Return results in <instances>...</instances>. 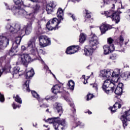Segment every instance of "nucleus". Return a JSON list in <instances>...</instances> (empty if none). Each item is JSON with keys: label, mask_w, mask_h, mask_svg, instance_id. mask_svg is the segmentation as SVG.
Listing matches in <instances>:
<instances>
[{"label": "nucleus", "mask_w": 130, "mask_h": 130, "mask_svg": "<svg viewBox=\"0 0 130 130\" xmlns=\"http://www.w3.org/2000/svg\"><path fill=\"white\" fill-rule=\"evenodd\" d=\"M113 42H114V40H113L112 38H109L108 39V44H112V43H113Z\"/></svg>", "instance_id": "42"}, {"label": "nucleus", "mask_w": 130, "mask_h": 130, "mask_svg": "<svg viewBox=\"0 0 130 130\" xmlns=\"http://www.w3.org/2000/svg\"><path fill=\"white\" fill-rule=\"evenodd\" d=\"M44 126H45L46 127H48V126H46L45 125H44Z\"/></svg>", "instance_id": "62"}, {"label": "nucleus", "mask_w": 130, "mask_h": 130, "mask_svg": "<svg viewBox=\"0 0 130 130\" xmlns=\"http://www.w3.org/2000/svg\"><path fill=\"white\" fill-rule=\"evenodd\" d=\"M67 88L68 90L74 91V89H75V82L73 80H70L67 83Z\"/></svg>", "instance_id": "24"}, {"label": "nucleus", "mask_w": 130, "mask_h": 130, "mask_svg": "<svg viewBox=\"0 0 130 130\" xmlns=\"http://www.w3.org/2000/svg\"><path fill=\"white\" fill-rule=\"evenodd\" d=\"M44 69H46L47 71H49L50 73L52 74V72H51V71L50 70H49V68H48V66H47V65L44 66ZM52 75L54 76V75H53V74H52Z\"/></svg>", "instance_id": "47"}, {"label": "nucleus", "mask_w": 130, "mask_h": 130, "mask_svg": "<svg viewBox=\"0 0 130 130\" xmlns=\"http://www.w3.org/2000/svg\"><path fill=\"white\" fill-rule=\"evenodd\" d=\"M110 58L111 59H116L117 58V55L114 54L111 56Z\"/></svg>", "instance_id": "44"}, {"label": "nucleus", "mask_w": 130, "mask_h": 130, "mask_svg": "<svg viewBox=\"0 0 130 130\" xmlns=\"http://www.w3.org/2000/svg\"><path fill=\"white\" fill-rule=\"evenodd\" d=\"M123 38L121 36L117 39V44L115 46L116 50L117 51H119L120 52L124 51V48L122 46V45L123 44Z\"/></svg>", "instance_id": "15"}, {"label": "nucleus", "mask_w": 130, "mask_h": 130, "mask_svg": "<svg viewBox=\"0 0 130 130\" xmlns=\"http://www.w3.org/2000/svg\"><path fill=\"white\" fill-rule=\"evenodd\" d=\"M123 86V84L122 83H119L118 85H117V87L118 88H120V89H122V87Z\"/></svg>", "instance_id": "50"}, {"label": "nucleus", "mask_w": 130, "mask_h": 130, "mask_svg": "<svg viewBox=\"0 0 130 130\" xmlns=\"http://www.w3.org/2000/svg\"><path fill=\"white\" fill-rule=\"evenodd\" d=\"M56 6H57V4L53 1L50 2L49 4H47L46 10L47 14H51L53 12V9H55Z\"/></svg>", "instance_id": "17"}, {"label": "nucleus", "mask_w": 130, "mask_h": 130, "mask_svg": "<svg viewBox=\"0 0 130 130\" xmlns=\"http://www.w3.org/2000/svg\"><path fill=\"white\" fill-rule=\"evenodd\" d=\"M40 45L42 47H46L51 44L50 39L46 36H41L39 37Z\"/></svg>", "instance_id": "13"}, {"label": "nucleus", "mask_w": 130, "mask_h": 130, "mask_svg": "<svg viewBox=\"0 0 130 130\" xmlns=\"http://www.w3.org/2000/svg\"><path fill=\"white\" fill-rule=\"evenodd\" d=\"M115 49V47H114V45H111L110 46L105 45L104 46V54H109L112 51H114Z\"/></svg>", "instance_id": "19"}, {"label": "nucleus", "mask_w": 130, "mask_h": 130, "mask_svg": "<svg viewBox=\"0 0 130 130\" xmlns=\"http://www.w3.org/2000/svg\"><path fill=\"white\" fill-rule=\"evenodd\" d=\"M38 34H42V29L41 28V24H42V20H38Z\"/></svg>", "instance_id": "29"}, {"label": "nucleus", "mask_w": 130, "mask_h": 130, "mask_svg": "<svg viewBox=\"0 0 130 130\" xmlns=\"http://www.w3.org/2000/svg\"><path fill=\"white\" fill-rule=\"evenodd\" d=\"M118 108H121V104L118 103H115V104L113 105V107H110L109 109L111 110V112L112 113H114L115 112L116 110L113 109H117Z\"/></svg>", "instance_id": "25"}, {"label": "nucleus", "mask_w": 130, "mask_h": 130, "mask_svg": "<svg viewBox=\"0 0 130 130\" xmlns=\"http://www.w3.org/2000/svg\"><path fill=\"white\" fill-rule=\"evenodd\" d=\"M20 130H23V128H21V129Z\"/></svg>", "instance_id": "64"}, {"label": "nucleus", "mask_w": 130, "mask_h": 130, "mask_svg": "<svg viewBox=\"0 0 130 130\" xmlns=\"http://www.w3.org/2000/svg\"><path fill=\"white\" fill-rule=\"evenodd\" d=\"M119 74H120V69H115L114 71L112 73L111 77H112V78H114V77L118 78V77H119Z\"/></svg>", "instance_id": "28"}, {"label": "nucleus", "mask_w": 130, "mask_h": 130, "mask_svg": "<svg viewBox=\"0 0 130 130\" xmlns=\"http://www.w3.org/2000/svg\"><path fill=\"white\" fill-rule=\"evenodd\" d=\"M12 107L13 109H16L17 108H20L21 107V105L15 104V103H13L12 104Z\"/></svg>", "instance_id": "40"}, {"label": "nucleus", "mask_w": 130, "mask_h": 130, "mask_svg": "<svg viewBox=\"0 0 130 130\" xmlns=\"http://www.w3.org/2000/svg\"><path fill=\"white\" fill-rule=\"evenodd\" d=\"M19 71H20V68L18 66L15 67L13 68V71L12 72V75L14 78L17 79V78H19L21 75L19 74Z\"/></svg>", "instance_id": "23"}, {"label": "nucleus", "mask_w": 130, "mask_h": 130, "mask_svg": "<svg viewBox=\"0 0 130 130\" xmlns=\"http://www.w3.org/2000/svg\"><path fill=\"white\" fill-rule=\"evenodd\" d=\"M90 29H92V28H93V26H90Z\"/></svg>", "instance_id": "60"}, {"label": "nucleus", "mask_w": 130, "mask_h": 130, "mask_svg": "<svg viewBox=\"0 0 130 130\" xmlns=\"http://www.w3.org/2000/svg\"><path fill=\"white\" fill-rule=\"evenodd\" d=\"M120 119L122 122L123 128H125L127 126L126 121H130V110L125 111L124 114L121 116Z\"/></svg>", "instance_id": "14"}, {"label": "nucleus", "mask_w": 130, "mask_h": 130, "mask_svg": "<svg viewBox=\"0 0 130 130\" xmlns=\"http://www.w3.org/2000/svg\"><path fill=\"white\" fill-rule=\"evenodd\" d=\"M31 94L34 98H36L39 102H40V97L39 96V94H38L36 91H31Z\"/></svg>", "instance_id": "33"}, {"label": "nucleus", "mask_w": 130, "mask_h": 130, "mask_svg": "<svg viewBox=\"0 0 130 130\" xmlns=\"http://www.w3.org/2000/svg\"><path fill=\"white\" fill-rule=\"evenodd\" d=\"M57 17L59 20L56 18H54L50 20L47 23L46 28L50 30H57L58 29V24H60V21H63V10L59 8L57 12Z\"/></svg>", "instance_id": "3"}, {"label": "nucleus", "mask_w": 130, "mask_h": 130, "mask_svg": "<svg viewBox=\"0 0 130 130\" xmlns=\"http://www.w3.org/2000/svg\"><path fill=\"white\" fill-rule=\"evenodd\" d=\"M49 110L48 109H47L46 110V112H48Z\"/></svg>", "instance_id": "59"}, {"label": "nucleus", "mask_w": 130, "mask_h": 130, "mask_svg": "<svg viewBox=\"0 0 130 130\" xmlns=\"http://www.w3.org/2000/svg\"><path fill=\"white\" fill-rule=\"evenodd\" d=\"M10 43V40L4 36H0V49L6 48Z\"/></svg>", "instance_id": "16"}, {"label": "nucleus", "mask_w": 130, "mask_h": 130, "mask_svg": "<svg viewBox=\"0 0 130 130\" xmlns=\"http://www.w3.org/2000/svg\"><path fill=\"white\" fill-rule=\"evenodd\" d=\"M45 100H46L47 101H48V100H50V96H47L45 98Z\"/></svg>", "instance_id": "53"}, {"label": "nucleus", "mask_w": 130, "mask_h": 130, "mask_svg": "<svg viewBox=\"0 0 130 130\" xmlns=\"http://www.w3.org/2000/svg\"><path fill=\"white\" fill-rule=\"evenodd\" d=\"M30 83V80L26 81L23 84V87L25 89L27 92L30 91V88H29V84Z\"/></svg>", "instance_id": "31"}, {"label": "nucleus", "mask_w": 130, "mask_h": 130, "mask_svg": "<svg viewBox=\"0 0 130 130\" xmlns=\"http://www.w3.org/2000/svg\"><path fill=\"white\" fill-rule=\"evenodd\" d=\"M63 84H56L52 88V92L54 94L57 93H62V96L67 102L71 103V99L70 98V93L62 88Z\"/></svg>", "instance_id": "8"}, {"label": "nucleus", "mask_w": 130, "mask_h": 130, "mask_svg": "<svg viewBox=\"0 0 130 130\" xmlns=\"http://www.w3.org/2000/svg\"><path fill=\"white\" fill-rule=\"evenodd\" d=\"M12 32L13 34H17V35H18V37L15 38V42L13 43V44H12V48L9 51V55H10V56H13V55H15V53L17 52V50L16 49L18 48V45H20V43H21V41L22 40V37H23L22 35H19L17 33L11 32V33Z\"/></svg>", "instance_id": "12"}, {"label": "nucleus", "mask_w": 130, "mask_h": 130, "mask_svg": "<svg viewBox=\"0 0 130 130\" xmlns=\"http://www.w3.org/2000/svg\"><path fill=\"white\" fill-rule=\"evenodd\" d=\"M70 107H72V110L73 112V114H75L76 113V109H75V105L73 103H71L70 104Z\"/></svg>", "instance_id": "39"}, {"label": "nucleus", "mask_w": 130, "mask_h": 130, "mask_svg": "<svg viewBox=\"0 0 130 130\" xmlns=\"http://www.w3.org/2000/svg\"><path fill=\"white\" fill-rule=\"evenodd\" d=\"M93 98V94L91 93H88L87 95V101H89V100H91Z\"/></svg>", "instance_id": "41"}, {"label": "nucleus", "mask_w": 130, "mask_h": 130, "mask_svg": "<svg viewBox=\"0 0 130 130\" xmlns=\"http://www.w3.org/2000/svg\"><path fill=\"white\" fill-rule=\"evenodd\" d=\"M68 16H69L70 18H72L74 22L77 21V17L74 14H73L72 13H68Z\"/></svg>", "instance_id": "37"}, {"label": "nucleus", "mask_w": 130, "mask_h": 130, "mask_svg": "<svg viewBox=\"0 0 130 130\" xmlns=\"http://www.w3.org/2000/svg\"><path fill=\"white\" fill-rule=\"evenodd\" d=\"M86 40V36L84 34H81L80 36L79 42L80 43H83Z\"/></svg>", "instance_id": "35"}, {"label": "nucleus", "mask_w": 130, "mask_h": 130, "mask_svg": "<svg viewBox=\"0 0 130 130\" xmlns=\"http://www.w3.org/2000/svg\"><path fill=\"white\" fill-rule=\"evenodd\" d=\"M114 93L116 95H121V93H122V88L117 87L114 91Z\"/></svg>", "instance_id": "34"}, {"label": "nucleus", "mask_w": 130, "mask_h": 130, "mask_svg": "<svg viewBox=\"0 0 130 130\" xmlns=\"http://www.w3.org/2000/svg\"><path fill=\"white\" fill-rule=\"evenodd\" d=\"M23 17H24L25 19L30 20V21L27 23V25L21 27V25L19 24H7L6 28L7 30H8L9 32H14V33H17L18 35H22L24 36L25 35H29L32 32L33 30V27L32 25H33V22L34 21H37V19L34 15V13H29L28 14V13L26 12V15H22Z\"/></svg>", "instance_id": "1"}, {"label": "nucleus", "mask_w": 130, "mask_h": 130, "mask_svg": "<svg viewBox=\"0 0 130 130\" xmlns=\"http://www.w3.org/2000/svg\"><path fill=\"white\" fill-rule=\"evenodd\" d=\"M87 113H88V114H92V112L90 111H88L87 112Z\"/></svg>", "instance_id": "54"}, {"label": "nucleus", "mask_w": 130, "mask_h": 130, "mask_svg": "<svg viewBox=\"0 0 130 130\" xmlns=\"http://www.w3.org/2000/svg\"><path fill=\"white\" fill-rule=\"evenodd\" d=\"M127 78H130V73L128 74V75H127Z\"/></svg>", "instance_id": "55"}, {"label": "nucleus", "mask_w": 130, "mask_h": 130, "mask_svg": "<svg viewBox=\"0 0 130 130\" xmlns=\"http://www.w3.org/2000/svg\"><path fill=\"white\" fill-rule=\"evenodd\" d=\"M0 67L2 69L0 70V77L3 75V73H10L11 72V64L10 61H6V57H2L0 58Z\"/></svg>", "instance_id": "11"}, {"label": "nucleus", "mask_w": 130, "mask_h": 130, "mask_svg": "<svg viewBox=\"0 0 130 130\" xmlns=\"http://www.w3.org/2000/svg\"><path fill=\"white\" fill-rule=\"evenodd\" d=\"M40 10V6L38 4H36V5L32 7V11L33 13H31V14H34L35 18V14L37 13V12H39Z\"/></svg>", "instance_id": "27"}, {"label": "nucleus", "mask_w": 130, "mask_h": 130, "mask_svg": "<svg viewBox=\"0 0 130 130\" xmlns=\"http://www.w3.org/2000/svg\"><path fill=\"white\" fill-rule=\"evenodd\" d=\"M102 34H104L106 31L110 30L111 29V26L107 24H102L100 27Z\"/></svg>", "instance_id": "22"}, {"label": "nucleus", "mask_w": 130, "mask_h": 130, "mask_svg": "<svg viewBox=\"0 0 130 130\" xmlns=\"http://www.w3.org/2000/svg\"><path fill=\"white\" fill-rule=\"evenodd\" d=\"M40 106L41 108H47V107H48V106L47 105H45L44 104H43L42 105H40Z\"/></svg>", "instance_id": "49"}, {"label": "nucleus", "mask_w": 130, "mask_h": 130, "mask_svg": "<svg viewBox=\"0 0 130 130\" xmlns=\"http://www.w3.org/2000/svg\"><path fill=\"white\" fill-rule=\"evenodd\" d=\"M82 78H83V79H84V80H85V75H83V76H82Z\"/></svg>", "instance_id": "58"}, {"label": "nucleus", "mask_w": 130, "mask_h": 130, "mask_svg": "<svg viewBox=\"0 0 130 130\" xmlns=\"http://www.w3.org/2000/svg\"><path fill=\"white\" fill-rule=\"evenodd\" d=\"M27 49L30 50V54L34 55V57L37 59H41V54H45V52L41 49H38L36 47V38L35 37L31 38L27 42Z\"/></svg>", "instance_id": "2"}, {"label": "nucleus", "mask_w": 130, "mask_h": 130, "mask_svg": "<svg viewBox=\"0 0 130 130\" xmlns=\"http://www.w3.org/2000/svg\"><path fill=\"white\" fill-rule=\"evenodd\" d=\"M115 5L114 4H112V10L109 11H105L104 14L107 18H111L112 21H114L116 24H118L120 21V17L119 14H121V12L114 11V8Z\"/></svg>", "instance_id": "9"}, {"label": "nucleus", "mask_w": 130, "mask_h": 130, "mask_svg": "<svg viewBox=\"0 0 130 130\" xmlns=\"http://www.w3.org/2000/svg\"><path fill=\"white\" fill-rule=\"evenodd\" d=\"M127 44V43H125V45H126Z\"/></svg>", "instance_id": "63"}, {"label": "nucleus", "mask_w": 130, "mask_h": 130, "mask_svg": "<svg viewBox=\"0 0 130 130\" xmlns=\"http://www.w3.org/2000/svg\"><path fill=\"white\" fill-rule=\"evenodd\" d=\"M99 44L98 37L94 34H91V38L89 40V45L84 48V54L86 56H91L93 54L94 50L97 48V45Z\"/></svg>", "instance_id": "4"}, {"label": "nucleus", "mask_w": 130, "mask_h": 130, "mask_svg": "<svg viewBox=\"0 0 130 130\" xmlns=\"http://www.w3.org/2000/svg\"><path fill=\"white\" fill-rule=\"evenodd\" d=\"M14 99H15V101L19 103V104H22V99L19 96V95H17L16 96H15V94L13 96Z\"/></svg>", "instance_id": "32"}, {"label": "nucleus", "mask_w": 130, "mask_h": 130, "mask_svg": "<svg viewBox=\"0 0 130 130\" xmlns=\"http://www.w3.org/2000/svg\"><path fill=\"white\" fill-rule=\"evenodd\" d=\"M31 61H33V59L28 54H20L18 55L16 64H23L25 67H27L28 63L31 62Z\"/></svg>", "instance_id": "10"}, {"label": "nucleus", "mask_w": 130, "mask_h": 130, "mask_svg": "<svg viewBox=\"0 0 130 130\" xmlns=\"http://www.w3.org/2000/svg\"><path fill=\"white\" fill-rule=\"evenodd\" d=\"M127 15L126 16L127 20H128L129 21H130V10L127 11Z\"/></svg>", "instance_id": "45"}, {"label": "nucleus", "mask_w": 130, "mask_h": 130, "mask_svg": "<svg viewBox=\"0 0 130 130\" xmlns=\"http://www.w3.org/2000/svg\"><path fill=\"white\" fill-rule=\"evenodd\" d=\"M36 125H37V123H36V124L35 125L34 124H33V126H36Z\"/></svg>", "instance_id": "57"}, {"label": "nucleus", "mask_w": 130, "mask_h": 130, "mask_svg": "<svg viewBox=\"0 0 130 130\" xmlns=\"http://www.w3.org/2000/svg\"><path fill=\"white\" fill-rule=\"evenodd\" d=\"M76 124L77 125L76 126L72 127V129L74 128H76V127H77V126H78V125H80V127H84V126H85V124H84V123H82V122H80L79 121H78V123H77Z\"/></svg>", "instance_id": "36"}, {"label": "nucleus", "mask_w": 130, "mask_h": 130, "mask_svg": "<svg viewBox=\"0 0 130 130\" xmlns=\"http://www.w3.org/2000/svg\"><path fill=\"white\" fill-rule=\"evenodd\" d=\"M89 67H90V65H89L88 66H87V68L89 69Z\"/></svg>", "instance_id": "61"}, {"label": "nucleus", "mask_w": 130, "mask_h": 130, "mask_svg": "<svg viewBox=\"0 0 130 130\" xmlns=\"http://www.w3.org/2000/svg\"><path fill=\"white\" fill-rule=\"evenodd\" d=\"M35 74V73L34 72V69H31L30 70L26 72L25 77L27 79H30V78H32L33 76H34Z\"/></svg>", "instance_id": "26"}, {"label": "nucleus", "mask_w": 130, "mask_h": 130, "mask_svg": "<svg viewBox=\"0 0 130 130\" xmlns=\"http://www.w3.org/2000/svg\"><path fill=\"white\" fill-rule=\"evenodd\" d=\"M116 82L112 80L108 79L104 81L102 86L103 91L108 95L111 94L114 92V89L116 88Z\"/></svg>", "instance_id": "6"}, {"label": "nucleus", "mask_w": 130, "mask_h": 130, "mask_svg": "<svg viewBox=\"0 0 130 130\" xmlns=\"http://www.w3.org/2000/svg\"><path fill=\"white\" fill-rule=\"evenodd\" d=\"M4 5L6 7V10L7 11H11L13 13V15L16 17L27 15V12L24 9H21L20 6L10 5L7 3H4Z\"/></svg>", "instance_id": "7"}, {"label": "nucleus", "mask_w": 130, "mask_h": 130, "mask_svg": "<svg viewBox=\"0 0 130 130\" xmlns=\"http://www.w3.org/2000/svg\"><path fill=\"white\" fill-rule=\"evenodd\" d=\"M68 2H73V3H76V2H77V3H79L80 0H69Z\"/></svg>", "instance_id": "52"}, {"label": "nucleus", "mask_w": 130, "mask_h": 130, "mask_svg": "<svg viewBox=\"0 0 130 130\" xmlns=\"http://www.w3.org/2000/svg\"><path fill=\"white\" fill-rule=\"evenodd\" d=\"M21 50L22 51H25V50H26V47H25V46H22Z\"/></svg>", "instance_id": "51"}, {"label": "nucleus", "mask_w": 130, "mask_h": 130, "mask_svg": "<svg viewBox=\"0 0 130 130\" xmlns=\"http://www.w3.org/2000/svg\"><path fill=\"white\" fill-rule=\"evenodd\" d=\"M45 121L48 123H53L55 130H63L68 127V124H67L66 121L64 119L60 120L58 117L49 118Z\"/></svg>", "instance_id": "5"}, {"label": "nucleus", "mask_w": 130, "mask_h": 130, "mask_svg": "<svg viewBox=\"0 0 130 130\" xmlns=\"http://www.w3.org/2000/svg\"><path fill=\"white\" fill-rule=\"evenodd\" d=\"M54 109L56 110L59 113V116H60L62 114V106H61V104L59 103H56L54 105Z\"/></svg>", "instance_id": "21"}, {"label": "nucleus", "mask_w": 130, "mask_h": 130, "mask_svg": "<svg viewBox=\"0 0 130 130\" xmlns=\"http://www.w3.org/2000/svg\"><path fill=\"white\" fill-rule=\"evenodd\" d=\"M92 87L94 88V89H95V90H96V91L98 90V85H97V84H93Z\"/></svg>", "instance_id": "46"}, {"label": "nucleus", "mask_w": 130, "mask_h": 130, "mask_svg": "<svg viewBox=\"0 0 130 130\" xmlns=\"http://www.w3.org/2000/svg\"><path fill=\"white\" fill-rule=\"evenodd\" d=\"M13 2L17 7H20L21 9V6H23L24 3L22 0H13Z\"/></svg>", "instance_id": "30"}, {"label": "nucleus", "mask_w": 130, "mask_h": 130, "mask_svg": "<svg viewBox=\"0 0 130 130\" xmlns=\"http://www.w3.org/2000/svg\"><path fill=\"white\" fill-rule=\"evenodd\" d=\"M85 12H86L85 18H87V19H90V18H91V14H90L91 13L90 12V11L87 10H85Z\"/></svg>", "instance_id": "38"}, {"label": "nucleus", "mask_w": 130, "mask_h": 130, "mask_svg": "<svg viewBox=\"0 0 130 130\" xmlns=\"http://www.w3.org/2000/svg\"><path fill=\"white\" fill-rule=\"evenodd\" d=\"M100 76L101 78H110L111 77V74L112 72L111 70L108 69L107 70H102L100 72Z\"/></svg>", "instance_id": "20"}, {"label": "nucleus", "mask_w": 130, "mask_h": 130, "mask_svg": "<svg viewBox=\"0 0 130 130\" xmlns=\"http://www.w3.org/2000/svg\"><path fill=\"white\" fill-rule=\"evenodd\" d=\"M79 50V46H71L67 48L66 51L67 54H74Z\"/></svg>", "instance_id": "18"}, {"label": "nucleus", "mask_w": 130, "mask_h": 130, "mask_svg": "<svg viewBox=\"0 0 130 130\" xmlns=\"http://www.w3.org/2000/svg\"><path fill=\"white\" fill-rule=\"evenodd\" d=\"M0 102H5V96H4V94H2L1 92H0Z\"/></svg>", "instance_id": "43"}, {"label": "nucleus", "mask_w": 130, "mask_h": 130, "mask_svg": "<svg viewBox=\"0 0 130 130\" xmlns=\"http://www.w3.org/2000/svg\"><path fill=\"white\" fill-rule=\"evenodd\" d=\"M83 83L85 85H86V84H87V81H84Z\"/></svg>", "instance_id": "56"}, {"label": "nucleus", "mask_w": 130, "mask_h": 130, "mask_svg": "<svg viewBox=\"0 0 130 130\" xmlns=\"http://www.w3.org/2000/svg\"><path fill=\"white\" fill-rule=\"evenodd\" d=\"M50 99L52 101H54V100H56V99H57V98H56L55 96H52L50 97Z\"/></svg>", "instance_id": "48"}]
</instances>
